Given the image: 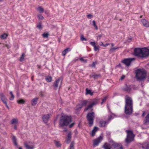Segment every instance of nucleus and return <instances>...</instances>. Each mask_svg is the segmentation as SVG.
I'll return each mask as SVG.
<instances>
[{
  "label": "nucleus",
  "instance_id": "obj_26",
  "mask_svg": "<svg viewBox=\"0 0 149 149\" xmlns=\"http://www.w3.org/2000/svg\"><path fill=\"white\" fill-rule=\"evenodd\" d=\"M12 140L14 145L16 146H17L18 145L17 142V139L16 137L13 136L12 138Z\"/></svg>",
  "mask_w": 149,
  "mask_h": 149
},
{
  "label": "nucleus",
  "instance_id": "obj_43",
  "mask_svg": "<svg viewBox=\"0 0 149 149\" xmlns=\"http://www.w3.org/2000/svg\"><path fill=\"white\" fill-rule=\"evenodd\" d=\"M79 60L82 62L84 63H86L87 62V60L84 59L83 58H80L79 59Z\"/></svg>",
  "mask_w": 149,
  "mask_h": 149
},
{
  "label": "nucleus",
  "instance_id": "obj_32",
  "mask_svg": "<svg viewBox=\"0 0 149 149\" xmlns=\"http://www.w3.org/2000/svg\"><path fill=\"white\" fill-rule=\"evenodd\" d=\"M0 95L1 98L2 100L7 99L3 93H0Z\"/></svg>",
  "mask_w": 149,
  "mask_h": 149
},
{
  "label": "nucleus",
  "instance_id": "obj_24",
  "mask_svg": "<svg viewBox=\"0 0 149 149\" xmlns=\"http://www.w3.org/2000/svg\"><path fill=\"white\" fill-rule=\"evenodd\" d=\"M17 102L19 104H23L25 103V101L24 99H22L17 100Z\"/></svg>",
  "mask_w": 149,
  "mask_h": 149
},
{
  "label": "nucleus",
  "instance_id": "obj_29",
  "mask_svg": "<svg viewBox=\"0 0 149 149\" xmlns=\"http://www.w3.org/2000/svg\"><path fill=\"white\" fill-rule=\"evenodd\" d=\"M8 36V35L7 34L4 33L1 36L0 38L3 39H4L7 38Z\"/></svg>",
  "mask_w": 149,
  "mask_h": 149
},
{
  "label": "nucleus",
  "instance_id": "obj_1",
  "mask_svg": "<svg viewBox=\"0 0 149 149\" xmlns=\"http://www.w3.org/2000/svg\"><path fill=\"white\" fill-rule=\"evenodd\" d=\"M134 55L141 58H146L149 56V49L146 47L135 48Z\"/></svg>",
  "mask_w": 149,
  "mask_h": 149
},
{
  "label": "nucleus",
  "instance_id": "obj_40",
  "mask_svg": "<svg viewBox=\"0 0 149 149\" xmlns=\"http://www.w3.org/2000/svg\"><path fill=\"white\" fill-rule=\"evenodd\" d=\"M118 48H119L118 47L112 48L110 49L109 51L111 53H112L114 52L116 49H118Z\"/></svg>",
  "mask_w": 149,
  "mask_h": 149
},
{
  "label": "nucleus",
  "instance_id": "obj_57",
  "mask_svg": "<svg viewBox=\"0 0 149 149\" xmlns=\"http://www.w3.org/2000/svg\"><path fill=\"white\" fill-rule=\"evenodd\" d=\"M145 114V112L144 111H143V113L142 114V116L143 117L144 116Z\"/></svg>",
  "mask_w": 149,
  "mask_h": 149
},
{
  "label": "nucleus",
  "instance_id": "obj_60",
  "mask_svg": "<svg viewBox=\"0 0 149 149\" xmlns=\"http://www.w3.org/2000/svg\"><path fill=\"white\" fill-rule=\"evenodd\" d=\"M125 77V76L124 75H123L121 77V80H123V79Z\"/></svg>",
  "mask_w": 149,
  "mask_h": 149
},
{
  "label": "nucleus",
  "instance_id": "obj_53",
  "mask_svg": "<svg viewBox=\"0 0 149 149\" xmlns=\"http://www.w3.org/2000/svg\"><path fill=\"white\" fill-rule=\"evenodd\" d=\"M3 102L5 104H6V103H7V99L4 100H2Z\"/></svg>",
  "mask_w": 149,
  "mask_h": 149
},
{
  "label": "nucleus",
  "instance_id": "obj_3",
  "mask_svg": "<svg viewBox=\"0 0 149 149\" xmlns=\"http://www.w3.org/2000/svg\"><path fill=\"white\" fill-rule=\"evenodd\" d=\"M72 121V118L71 116L67 115H62L59 122V127H62L67 126Z\"/></svg>",
  "mask_w": 149,
  "mask_h": 149
},
{
  "label": "nucleus",
  "instance_id": "obj_7",
  "mask_svg": "<svg viewBox=\"0 0 149 149\" xmlns=\"http://www.w3.org/2000/svg\"><path fill=\"white\" fill-rule=\"evenodd\" d=\"M62 79L61 78H59L56 79L53 84V86L55 90H57L59 84H60L59 88H60L62 85Z\"/></svg>",
  "mask_w": 149,
  "mask_h": 149
},
{
  "label": "nucleus",
  "instance_id": "obj_59",
  "mask_svg": "<svg viewBox=\"0 0 149 149\" xmlns=\"http://www.w3.org/2000/svg\"><path fill=\"white\" fill-rule=\"evenodd\" d=\"M74 132H75V134H78V132L77 131V130H74Z\"/></svg>",
  "mask_w": 149,
  "mask_h": 149
},
{
  "label": "nucleus",
  "instance_id": "obj_23",
  "mask_svg": "<svg viewBox=\"0 0 149 149\" xmlns=\"http://www.w3.org/2000/svg\"><path fill=\"white\" fill-rule=\"evenodd\" d=\"M98 127H95L94 128L92 131L91 135L92 136H94L97 130Z\"/></svg>",
  "mask_w": 149,
  "mask_h": 149
},
{
  "label": "nucleus",
  "instance_id": "obj_37",
  "mask_svg": "<svg viewBox=\"0 0 149 149\" xmlns=\"http://www.w3.org/2000/svg\"><path fill=\"white\" fill-rule=\"evenodd\" d=\"M93 25L95 27L96 30H97L98 29V27L96 24L94 20H93L92 21Z\"/></svg>",
  "mask_w": 149,
  "mask_h": 149
},
{
  "label": "nucleus",
  "instance_id": "obj_51",
  "mask_svg": "<svg viewBox=\"0 0 149 149\" xmlns=\"http://www.w3.org/2000/svg\"><path fill=\"white\" fill-rule=\"evenodd\" d=\"M112 116L111 115H110L108 117V120L107 121H108V122H109V121H110L111 119V118H112Z\"/></svg>",
  "mask_w": 149,
  "mask_h": 149
},
{
  "label": "nucleus",
  "instance_id": "obj_63",
  "mask_svg": "<svg viewBox=\"0 0 149 149\" xmlns=\"http://www.w3.org/2000/svg\"><path fill=\"white\" fill-rule=\"evenodd\" d=\"M109 45V43H107L105 45H104V47H106L107 46H108V45Z\"/></svg>",
  "mask_w": 149,
  "mask_h": 149
},
{
  "label": "nucleus",
  "instance_id": "obj_42",
  "mask_svg": "<svg viewBox=\"0 0 149 149\" xmlns=\"http://www.w3.org/2000/svg\"><path fill=\"white\" fill-rule=\"evenodd\" d=\"M83 107L82 104H78L77 105V110L80 109Z\"/></svg>",
  "mask_w": 149,
  "mask_h": 149
},
{
  "label": "nucleus",
  "instance_id": "obj_17",
  "mask_svg": "<svg viewBox=\"0 0 149 149\" xmlns=\"http://www.w3.org/2000/svg\"><path fill=\"white\" fill-rule=\"evenodd\" d=\"M111 145L109 143L106 142L103 145V147L104 149H111Z\"/></svg>",
  "mask_w": 149,
  "mask_h": 149
},
{
  "label": "nucleus",
  "instance_id": "obj_45",
  "mask_svg": "<svg viewBox=\"0 0 149 149\" xmlns=\"http://www.w3.org/2000/svg\"><path fill=\"white\" fill-rule=\"evenodd\" d=\"M81 41H87V39L85 38L83 35H82L81 36Z\"/></svg>",
  "mask_w": 149,
  "mask_h": 149
},
{
  "label": "nucleus",
  "instance_id": "obj_14",
  "mask_svg": "<svg viewBox=\"0 0 149 149\" xmlns=\"http://www.w3.org/2000/svg\"><path fill=\"white\" fill-rule=\"evenodd\" d=\"M108 123V121L101 120L99 122V126L100 127H105L107 124Z\"/></svg>",
  "mask_w": 149,
  "mask_h": 149
},
{
  "label": "nucleus",
  "instance_id": "obj_48",
  "mask_svg": "<svg viewBox=\"0 0 149 149\" xmlns=\"http://www.w3.org/2000/svg\"><path fill=\"white\" fill-rule=\"evenodd\" d=\"M93 17V15L91 14H89L87 15V17L89 19H91Z\"/></svg>",
  "mask_w": 149,
  "mask_h": 149
},
{
  "label": "nucleus",
  "instance_id": "obj_21",
  "mask_svg": "<svg viewBox=\"0 0 149 149\" xmlns=\"http://www.w3.org/2000/svg\"><path fill=\"white\" fill-rule=\"evenodd\" d=\"M24 145L26 148L27 149H33L34 148V147L33 146H30L26 142L24 143Z\"/></svg>",
  "mask_w": 149,
  "mask_h": 149
},
{
  "label": "nucleus",
  "instance_id": "obj_2",
  "mask_svg": "<svg viewBox=\"0 0 149 149\" xmlns=\"http://www.w3.org/2000/svg\"><path fill=\"white\" fill-rule=\"evenodd\" d=\"M133 102L132 98L128 97L125 99V113L127 115H131L133 113Z\"/></svg>",
  "mask_w": 149,
  "mask_h": 149
},
{
  "label": "nucleus",
  "instance_id": "obj_10",
  "mask_svg": "<svg viewBox=\"0 0 149 149\" xmlns=\"http://www.w3.org/2000/svg\"><path fill=\"white\" fill-rule=\"evenodd\" d=\"M103 140V137L100 136L99 137L95 139L93 141V146L95 147L97 146L100 142Z\"/></svg>",
  "mask_w": 149,
  "mask_h": 149
},
{
  "label": "nucleus",
  "instance_id": "obj_44",
  "mask_svg": "<svg viewBox=\"0 0 149 149\" xmlns=\"http://www.w3.org/2000/svg\"><path fill=\"white\" fill-rule=\"evenodd\" d=\"M97 63V61H95V62H93L92 65H89V66L92 67H95V64Z\"/></svg>",
  "mask_w": 149,
  "mask_h": 149
},
{
  "label": "nucleus",
  "instance_id": "obj_49",
  "mask_svg": "<svg viewBox=\"0 0 149 149\" xmlns=\"http://www.w3.org/2000/svg\"><path fill=\"white\" fill-rule=\"evenodd\" d=\"M90 43L92 46L94 47L95 45V42H91Z\"/></svg>",
  "mask_w": 149,
  "mask_h": 149
},
{
  "label": "nucleus",
  "instance_id": "obj_61",
  "mask_svg": "<svg viewBox=\"0 0 149 149\" xmlns=\"http://www.w3.org/2000/svg\"><path fill=\"white\" fill-rule=\"evenodd\" d=\"M101 44H100V45L101 46H102L104 47V45L103 43L102 42H101Z\"/></svg>",
  "mask_w": 149,
  "mask_h": 149
},
{
  "label": "nucleus",
  "instance_id": "obj_9",
  "mask_svg": "<svg viewBox=\"0 0 149 149\" xmlns=\"http://www.w3.org/2000/svg\"><path fill=\"white\" fill-rule=\"evenodd\" d=\"M99 100L98 99H94L92 103L88 105L87 107L84 109V111L88 110L89 109L92 108L93 106L97 104Z\"/></svg>",
  "mask_w": 149,
  "mask_h": 149
},
{
  "label": "nucleus",
  "instance_id": "obj_28",
  "mask_svg": "<svg viewBox=\"0 0 149 149\" xmlns=\"http://www.w3.org/2000/svg\"><path fill=\"white\" fill-rule=\"evenodd\" d=\"M45 80L48 82H50L52 80V78L51 76L46 77L45 78Z\"/></svg>",
  "mask_w": 149,
  "mask_h": 149
},
{
  "label": "nucleus",
  "instance_id": "obj_4",
  "mask_svg": "<svg viewBox=\"0 0 149 149\" xmlns=\"http://www.w3.org/2000/svg\"><path fill=\"white\" fill-rule=\"evenodd\" d=\"M136 77L138 79L141 80L146 78V72L145 70L138 69L136 70Z\"/></svg>",
  "mask_w": 149,
  "mask_h": 149
},
{
  "label": "nucleus",
  "instance_id": "obj_54",
  "mask_svg": "<svg viewBox=\"0 0 149 149\" xmlns=\"http://www.w3.org/2000/svg\"><path fill=\"white\" fill-rule=\"evenodd\" d=\"M106 99H107V97H104V98L102 99V101H103V102H105L106 101Z\"/></svg>",
  "mask_w": 149,
  "mask_h": 149
},
{
  "label": "nucleus",
  "instance_id": "obj_15",
  "mask_svg": "<svg viewBox=\"0 0 149 149\" xmlns=\"http://www.w3.org/2000/svg\"><path fill=\"white\" fill-rule=\"evenodd\" d=\"M49 117L50 115L49 114L45 115L43 116L42 120L45 123H47V122Z\"/></svg>",
  "mask_w": 149,
  "mask_h": 149
},
{
  "label": "nucleus",
  "instance_id": "obj_56",
  "mask_svg": "<svg viewBox=\"0 0 149 149\" xmlns=\"http://www.w3.org/2000/svg\"><path fill=\"white\" fill-rule=\"evenodd\" d=\"M102 36V34L99 35L98 36H97V37L98 38V37L99 38V39H100L101 37Z\"/></svg>",
  "mask_w": 149,
  "mask_h": 149
},
{
  "label": "nucleus",
  "instance_id": "obj_16",
  "mask_svg": "<svg viewBox=\"0 0 149 149\" xmlns=\"http://www.w3.org/2000/svg\"><path fill=\"white\" fill-rule=\"evenodd\" d=\"M38 98L36 97L31 100V104L32 106H34L36 105L37 103L38 100Z\"/></svg>",
  "mask_w": 149,
  "mask_h": 149
},
{
  "label": "nucleus",
  "instance_id": "obj_35",
  "mask_svg": "<svg viewBox=\"0 0 149 149\" xmlns=\"http://www.w3.org/2000/svg\"><path fill=\"white\" fill-rule=\"evenodd\" d=\"M55 142V144L56 145V146L57 147H59L61 146V144L60 143V142L58 141H54Z\"/></svg>",
  "mask_w": 149,
  "mask_h": 149
},
{
  "label": "nucleus",
  "instance_id": "obj_19",
  "mask_svg": "<svg viewBox=\"0 0 149 149\" xmlns=\"http://www.w3.org/2000/svg\"><path fill=\"white\" fill-rule=\"evenodd\" d=\"M89 77L90 78H91L93 77L95 79H97L98 77H100L101 75L100 74H96L94 73L92 75H90Z\"/></svg>",
  "mask_w": 149,
  "mask_h": 149
},
{
  "label": "nucleus",
  "instance_id": "obj_18",
  "mask_svg": "<svg viewBox=\"0 0 149 149\" xmlns=\"http://www.w3.org/2000/svg\"><path fill=\"white\" fill-rule=\"evenodd\" d=\"M142 147L143 149H149V143H144L142 144Z\"/></svg>",
  "mask_w": 149,
  "mask_h": 149
},
{
  "label": "nucleus",
  "instance_id": "obj_34",
  "mask_svg": "<svg viewBox=\"0 0 149 149\" xmlns=\"http://www.w3.org/2000/svg\"><path fill=\"white\" fill-rule=\"evenodd\" d=\"M49 36V34L48 33H44L42 34V36L44 38H47Z\"/></svg>",
  "mask_w": 149,
  "mask_h": 149
},
{
  "label": "nucleus",
  "instance_id": "obj_46",
  "mask_svg": "<svg viewBox=\"0 0 149 149\" xmlns=\"http://www.w3.org/2000/svg\"><path fill=\"white\" fill-rule=\"evenodd\" d=\"M38 19H44V17L41 14L38 15Z\"/></svg>",
  "mask_w": 149,
  "mask_h": 149
},
{
  "label": "nucleus",
  "instance_id": "obj_22",
  "mask_svg": "<svg viewBox=\"0 0 149 149\" xmlns=\"http://www.w3.org/2000/svg\"><path fill=\"white\" fill-rule=\"evenodd\" d=\"M131 89V87L130 85H126L125 87L123 88V90L127 91H130Z\"/></svg>",
  "mask_w": 149,
  "mask_h": 149
},
{
  "label": "nucleus",
  "instance_id": "obj_50",
  "mask_svg": "<svg viewBox=\"0 0 149 149\" xmlns=\"http://www.w3.org/2000/svg\"><path fill=\"white\" fill-rule=\"evenodd\" d=\"M75 124V123H74V122L73 123H72L70 125H69V127L70 128L72 127Z\"/></svg>",
  "mask_w": 149,
  "mask_h": 149
},
{
  "label": "nucleus",
  "instance_id": "obj_5",
  "mask_svg": "<svg viewBox=\"0 0 149 149\" xmlns=\"http://www.w3.org/2000/svg\"><path fill=\"white\" fill-rule=\"evenodd\" d=\"M86 118L88 121V124L89 126H92L93 123L95 118V113L93 112H89L88 113Z\"/></svg>",
  "mask_w": 149,
  "mask_h": 149
},
{
  "label": "nucleus",
  "instance_id": "obj_13",
  "mask_svg": "<svg viewBox=\"0 0 149 149\" xmlns=\"http://www.w3.org/2000/svg\"><path fill=\"white\" fill-rule=\"evenodd\" d=\"M141 22L144 26L146 27H149V22L146 20L145 19H142Z\"/></svg>",
  "mask_w": 149,
  "mask_h": 149
},
{
  "label": "nucleus",
  "instance_id": "obj_12",
  "mask_svg": "<svg viewBox=\"0 0 149 149\" xmlns=\"http://www.w3.org/2000/svg\"><path fill=\"white\" fill-rule=\"evenodd\" d=\"M72 133L71 132H69L68 133L67 138L65 140V142L67 144H69L70 142V140L71 138Z\"/></svg>",
  "mask_w": 149,
  "mask_h": 149
},
{
  "label": "nucleus",
  "instance_id": "obj_52",
  "mask_svg": "<svg viewBox=\"0 0 149 149\" xmlns=\"http://www.w3.org/2000/svg\"><path fill=\"white\" fill-rule=\"evenodd\" d=\"M3 47H7L8 49L10 47V46L8 45H5L3 46Z\"/></svg>",
  "mask_w": 149,
  "mask_h": 149
},
{
  "label": "nucleus",
  "instance_id": "obj_58",
  "mask_svg": "<svg viewBox=\"0 0 149 149\" xmlns=\"http://www.w3.org/2000/svg\"><path fill=\"white\" fill-rule=\"evenodd\" d=\"M40 95L42 97H43L44 96V95L43 94L42 92H40Z\"/></svg>",
  "mask_w": 149,
  "mask_h": 149
},
{
  "label": "nucleus",
  "instance_id": "obj_38",
  "mask_svg": "<svg viewBox=\"0 0 149 149\" xmlns=\"http://www.w3.org/2000/svg\"><path fill=\"white\" fill-rule=\"evenodd\" d=\"M25 54L24 53H23L19 59V61H23L24 60V57Z\"/></svg>",
  "mask_w": 149,
  "mask_h": 149
},
{
  "label": "nucleus",
  "instance_id": "obj_6",
  "mask_svg": "<svg viewBox=\"0 0 149 149\" xmlns=\"http://www.w3.org/2000/svg\"><path fill=\"white\" fill-rule=\"evenodd\" d=\"M126 131L127 135L125 141L127 143H129L134 140V135L133 134V131L131 130H127Z\"/></svg>",
  "mask_w": 149,
  "mask_h": 149
},
{
  "label": "nucleus",
  "instance_id": "obj_25",
  "mask_svg": "<svg viewBox=\"0 0 149 149\" xmlns=\"http://www.w3.org/2000/svg\"><path fill=\"white\" fill-rule=\"evenodd\" d=\"M18 121V119L17 118L13 119L11 122V124H13L15 123H17Z\"/></svg>",
  "mask_w": 149,
  "mask_h": 149
},
{
  "label": "nucleus",
  "instance_id": "obj_39",
  "mask_svg": "<svg viewBox=\"0 0 149 149\" xmlns=\"http://www.w3.org/2000/svg\"><path fill=\"white\" fill-rule=\"evenodd\" d=\"M10 94L11 95V97L9 98L10 100H13L14 98V96L12 92V91H10Z\"/></svg>",
  "mask_w": 149,
  "mask_h": 149
},
{
  "label": "nucleus",
  "instance_id": "obj_31",
  "mask_svg": "<svg viewBox=\"0 0 149 149\" xmlns=\"http://www.w3.org/2000/svg\"><path fill=\"white\" fill-rule=\"evenodd\" d=\"M88 102V101L87 100H84V101H82V103H81L82 106H86L87 105Z\"/></svg>",
  "mask_w": 149,
  "mask_h": 149
},
{
  "label": "nucleus",
  "instance_id": "obj_8",
  "mask_svg": "<svg viewBox=\"0 0 149 149\" xmlns=\"http://www.w3.org/2000/svg\"><path fill=\"white\" fill-rule=\"evenodd\" d=\"M134 58H125L121 62L124 64L126 65L127 67H129L131 62L135 60Z\"/></svg>",
  "mask_w": 149,
  "mask_h": 149
},
{
  "label": "nucleus",
  "instance_id": "obj_41",
  "mask_svg": "<svg viewBox=\"0 0 149 149\" xmlns=\"http://www.w3.org/2000/svg\"><path fill=\"white\" fill-rule=\"evenodd\" d=\"M37 27L39 29H42L41 23V22L39 23L37 25Z\"/></svg>",
  "mask_w": 149,
  "mask_h": 149
},
{
  "label": "nucleus",
  "instance_id": "obj_20",
  "mask_svg": "<svg viewBox=\"0 0 149 149\" xmlns=\"http://www.w3.org/2000/svg\"><path fill=\"white\" fill-rule=\"evenodd\" d=\"M70 50L71 49L70 48H66L62 52V55L63 56H65L68 51H70Z\"/></svg>",
  "mask_w": 149,
  "mask_h": 149
},
{
  "label": "nucleus",
  "instance_id": "obj_55",
  "mask_svg": "<svg viewBox=\"0 0 149 149\" xmlns=\"http://www.w3.org/2000/svg\"><path fill=\"white\" fill-rule=\"evenodd\" d=\"M132 37L130 38H129L128 39L127 41L128 42H130L131 41V40H132Z\"/></svg>",
  "mask_w": 149,
  "mask_h": 149
},
{
  "label": "nucleus",
  "instance_id": "obj_36",
  "mask_svg": "<svg viewBox=\"0 0 149 149\" xmlns=\"http://www.w3.org/2000/svg\"><path fill=\"white\" fill-rule=\"evenodd\" d=\"M74 143L73 141L71 142L70 144L69 149H74Z\"/></svg>",
  "mask_w": 149,
  "mask_h": 149
},
{
  "label": "nucleus",
  "instance_id": "obj_62",
  "mask_svg": "<svg viewBox=\"0 0 149 149\" xmlns=\"http://www.w3.org/2000/svg\"><path fill=\"white\" fill-rule=\"evenodd\" d=\"M118 95V93H113V97Z\"/></svg>",
  "mask_w": 149,
  "mask_h": 149
},
{
  "label": "nucleus",
  "instance_id": "obj_30",
  "mask_svg": "<svg viewBox=\"0 0 149 149\" xmlns=\"http://www.w3.org/2000/svg\"><path fill=\"white\" fill-rule=\"evenodd\" d=\"M86 94H90L91 95H93V93L91 92V91L88 89V88H86Z\"/></svg>",
  "mask_w": 149,
  "mask_h": 149
},
{
  "label": "nucleus",
  "instance_id": "obj_64",
  "mask_svg": "<svg viewBox=\"0 0 149 149\" xmlns=\"http://www.w3.org/2000/svg\"><path fill=\"white\" fill-rule=\"evenodd\" d=\"M14 129L15 130H16L17 129V127L16 125H15L14 126Z\"/></svg>",
  "mask_w": 149,
  "mask_h": 149
},
{
  "label": "nucleus",
  "instance_id": "obj_33",
  "mask_svg": "<svg viewBox=\"0 0 149 149\" xmlns=\"http://www.w3.org/2000/svg\"><path fill=\"white\" fill-rule=\"evenodd\" d=\"M37 10L40 13H43L44 11L43 9L41 6L38 7Z\"/></svg>",
  "mask_w": 149,
  "mask_h": 149
},
{
  "label": "nucleus",
  "instance_id": "obj_27",
  "mask_svg": "<svg viewBox=\"0 0 149 149\" xmlns=\"http://www.w3.org/2000/svg\"><path fill=\"white\" fill-rule=\"evenodd\" d=\"M144 123H149V113L146 117Z\"/></svg>",
  "mask_w": 149,
  "mask_h": 149
},
{
  "label": "nucleus",
  "instance_id": "obj_11",
  "mask_svg": "<svg viewBox=\"0 0 149 149\" xmlns=\"http://www.w3.org/2000/svg\"><path fill=\"white\" fill-rule=\"evenodd\" d=\"M113 143L111 144V146L113 147L114 149H123L122 146L119 144L115 143L112 141Z\"/></svg>",
  "mask_w": 149,
  "mask_h": 149
},
{
  "label": "nucleus",
  "instance_id": "obj_47",
  "mask_svg": "<svg viewBox=\"0 0 149 149\" xmlns=\"http://www.w3.org/2000/svg\"><path fill=\"white\" fill-rule=\"evenodd\" d=\"M94 47V50L95 51H96L97 50H99V46H96V45Z\"/></svg>",
  "mask_w": 149,
  "mask_h": 149
}]
</instances>
